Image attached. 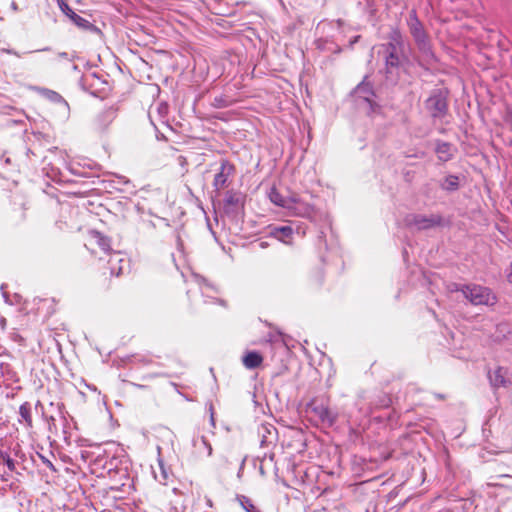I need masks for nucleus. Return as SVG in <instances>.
Listing matches in <instances>:
<instances>
[{"instance_id":"nucleus-1","label":"nucleus","mask_w":512,"mask_h":512,"mask_svg":"<svg viewBox=\"0 0 512 512\" xmlns=\"http://www.w3.org/2000/svg\"><path fill=\"white\" fill-rule=\"evenodd\" d=\"M458 290V288H456ZM473 305H494L497 301L495 294L487 287L471 284L459 289Z\"/></svg>"},{"instance_id":"nucleus-2","label":"nucleus","mask_w":512,"mask_h":512,"mask_svg":"<svg viewBox=\"0 0 512 512\" xmlns=\"http://www.w3.org/2000/svg\"><path fill=\"white\" fill-rule=\"evenodd\" d=\"M387 52L385 63L387 68H396L400 65L398 51L404 45L403 36L398 28H394L388 35Z\"/></svg>"},{"instance_id":"nucleus-3","label":"nucleus","mask_w":512,"mask_h":512,"mask_svg":"<svg viewBox=\"0 0 512 512\" xmlns=\"http://www.w3.org/2000/svg\"><path fill=\"white\" fill-rule=\"evenodd\" d=\"M408 27L410 34L412 35L418 48L422 51L429 50V39L428 35L423 27V24L418 19L415 10H412L409 14Z\"/></svg>"},{"instance_id":"nucleus-4","label":"nucleus","mask_w":512,"mask_h":512,"mask_svg":"<svg viewBox=\"0 0 512 512\" xmlns=\"http://www.w3.org/2000/svg\"><path fill=\"white\" fill-rule=\"evenodd\" d=\"M86 248L94 256L108 255L111 252L110 239L98 231H91L87 237Z\"/></svg>"},{"instance_id":"nucleus-5","label":"nucleus","mask_w":512,"mask_h":512,"mask_svg":"<svg viewBox=\"0 0 512 512\" xmlns=\"http://www.w3.org/2000/svg\"><path fill=\"white\" fill-rule=\"evenodd\" d=\"M428 110L432 117L440 118L446 114L447 103L441 95H433L426 101Z\"/></svg>"},{"instance_id":"nucleus-6","label":"nucleus","mask_w":512,"mask_h":512,"mask_svg":"<svg viewBox=\"0 0 512 512\" xmlns=\"http://www.w3.org/2000/svg\"><path fill=\"white\" fill-rule=\"evenodd\" d=\"M233 170V166L230 165L227 161H223L221 163L220 171L215 175L213 183L217 190L223 189L227 186L228 177Z\"/></svg>"},{"instance_id":"nucleus-7","label":"nucleus","mask_w":512,"mask_h":512,"mask_svg":"<svg viewBox=\"0 0 512 512\" xmlns=\"http://www.w3.org/2000/svg\"><path fill=\"white\" fill-rule=\"evenodd\" d=\"M58 5L61 11L69 17L78 27L87 28L90 26V22L85 18L76 14L73 9L64 1L58 0Z\"/></svg>"},{"instance_id":"nucleus-8","label":"nucleus","mask_w":512,"mask_h":512,"mask_svg":"<svg viewBox=\"0 0 512 512\" xmlns=\"http://www.w3.org/2000/svg\"><path fill=\"white\" fill-rule=\"evenodd\" d=\"M270 234L287 245L292 243L293 229L290 226L273 227Z\"/></svg>"},{"instance_id":"nucleus-9","label":"nucleus","mask_w":512,"mask_h":512,"mask_svg":"<svg viewBox=\"0 0 512 512\" xmlns=\"http://www.w3.org/2000/svg\"><path fill=\"white\" fill-rule=\"evenodd\" d=\"M242 363L247 369H255L262 365L263 356L257 351H248L243 356Z\"/></svg>"},{"instance_id":"nucleus-10","label":"nucleus","mask_w":512,"mask_h":512,"mask_svg":"<svg viewBox=\"0 0 512 512\" xmlns=\"http://www.w3.org/2000/svg\"><path fill=\"white\" fill-rule=\"evenodd\" d=\"M415 225L419 229H428L442 224V217L439 215H432L431 217H417L414 220Z\"/></svg>"},{"instance_id":"nucleus-11","label":"nucleus","mask_w":512,"mask_h":512,"mask_svg":"<svg viewBox=\"0 0 512 512\" xmlns=\"http://www.w3.org/2000/svg\"><path fill=\"white\" fill-rule=\"evenodd\" d=\"M436 153L441 161H448L453 157L452 145L446 142L438 143Z\"/></svg>"},{"instance_id":"nucleus-12","label":"nucleus","mask_w":512,"mask_h":512,"mask_svg":"<svg viewBox=\"0 0 512 512\" xmlns=\"http://www.w3.org/2000/svg\"><path fill=\"white\" fill-rule=\"evenodd\" d=\"M21 420L27 428L33 427L31 405L28 402L23 403L19 408Z\"/></svg>"},{"instance_id":"nucleus-13","label":"nucleus","mask_w":512,"mask_h":512,"mask_svg":"<svg viewBox=\"0 0 512 512\" xmlns=\"http://www.w3.org/2000/svg\"><path fill=\"white\" fill-rule=\"evenodd\" d=\"M269 198L274 204H276L280 207L290 208L287 201L282 197V195L275 188L271 189V191L269 193Z\"/></svg>"},{"instance_id":"nucleus-14","label":"nucleus","mask_w":512,"mask_h":512,"mask_svg":"<svg viewBox=\"0 0 512 512\" xmlns=\"http://www.w3.org/2000/svg\"><path fill=\"white\" fill-rule=\"evenodd\" d=\"M491 381L493 385L496 387L505 386L506 380L503 375L502 368L499 367L493 372V375L491 376Z\"/></svg>"},{"instance_id":"nucleus-15","label":"nucleus","mask_w":512,"mask_h":512,"mask_svg":"<svg viewBox=\"0 0 512 512\" xmlns=\"http://www.w3.org/2000/svg\"><path fill=\"white\" fill-rule=\"evenodd\" d=\"M459 186V178L454 175H450L446 177L444 184L442 187L446 190L453 191L456 190Z\"/></svg>"},{"instance_id":"nucleus-16","label":"nucleus","mask_w":512,"mask_h":512,"mask_svg":"<svg viewBox=\"0 0 512 512\" xmlns=\"http://www.w3.org/2000/svg\"><path fill=\"white\" fill-rule=\"evenodd\" d=\"M230 105V101H228L224 97H216L213 101V106L216 108H224Z\"/></svg>"},{"instance_id":"nucleus-17","label":"nucleus","mask_w":512,"mask_h":512,"mask_svg":"<svg viewBox=\"0 0 512 512\" xmlns=\"http://www.w3.org/2000/svg\"><path fill=\"white\" fill-rule=\"evenodd\" d=\"M6 464L10 470L14 469V462L10 457L6 458Z\"/></svg>"},{"instance_id":"nucleus-18","label":"nucleus","mask_w":512,"mask_h":512,"mask_svg":"<svg viewBox=\"0 0 512 512\" xmlns=\"http://www.w3.org/2000/svg\"><path fill=\"white\" fill-rule=\"evenodd\" d=\"M508 281L510 283H512V261H511V264H510V273L508 274Z\"/></svg>"},{"instance_id":"nucleus-19","label":"nucleus","mask_w":512,"mask_h":512,"mask_svg":"<svg viewBox=\"0 0 512 512\" xmlns=\"http://www.w3.org/2000/svg\"><path fill=\"white\" fill-rule=\"evenodd\" d=\"M6 52H7V53H9V54H13V55L19 56V55L17 54V52L12 51V50H6Z\"/></svg>"}]
</instances>
